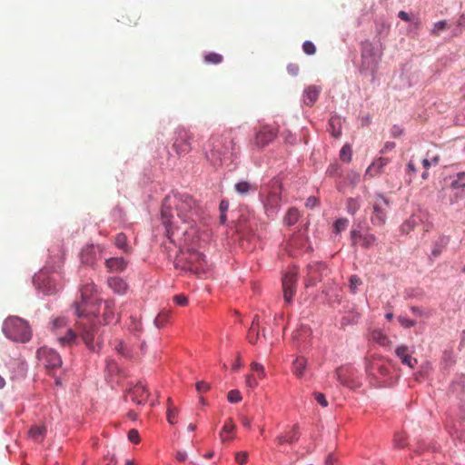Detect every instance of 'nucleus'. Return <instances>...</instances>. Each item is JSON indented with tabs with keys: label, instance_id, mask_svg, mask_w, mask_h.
Wrapping results in <instances>:
<instances>
[{
	"label": "nucleus",
	"instance_id": "nucleus-1",
	"mask_svg": "<svg viewBox=\"0 0 465 465\" xmlns=\"http://www.w3.org/2000/svg\"><path fill=\"white\" fill-rule=\"evenodd\" d=\"M81 300L74 302V312L78 318H87L88 323H82L81 337L86 347L92 351H98L101 345L99 342L94 344V337L98 331L96 322L98 319L97 307L103 300L95 296L96 287L91 283H86L81 290Z\"/></svg>",
	"mask_w": 465,
	"mask_h": 465
},
{
	"label": "nucleus",
	"instance_id": "nucleus-2",
	"mask_svg": "<svg viewBox=\"0 0 465 465\" xmlns=\"http://www.w3.org/2000/svg\"><path fill=\"white\" fill-rule=\"evenodd\" d=\"M203 208L197 200L187 193L171 192L163 201L161 210V221L163 226L190 222L195 223L194 217H199Z\"/></svg>",
	"mask_w": 465,
	"mask_h": 465
},
{
	"label": "nucleus",
	"instance_id": "nucleus-3",
	"mask_svg": "<svg viewBox=\"0 0 465 465\" xmlns=\"http://www.w3.org/2000/svg\"><path fill=\"white\" fill-rule=\"evenodd\" d=\"M207 160L214 166L234 163L239 150L230 134H213L203 146Z\"/></svg>",
	"mask_w": 465,
	"mask_h": 465
},
{
	"label": "nucleus",
	"instance_id": "nucleus-4",
	"mask_svg": "<svg viewBox=\"0 0 465 465\" xmlns=\"http://www.w3.org/2000/svg\"><path fill=\"white\" fill-rule=\"evenodd\" d=\"M173 262L175 269L198 276H202L209 271L205 256L194 248L181 249Z\"/></svg>",
	"mask_w": 465,
	"mask_h": 465
},
{
	"label": "nucleus",
	"instance_id": "nucleus-5",
	"mask_svg": "<svg viewBox=\"0 0 465 465\" xmlns=\"http://www.w3.org/2000/svg\"><path fill=\"white\" fill-rule=\"evenodd\" d=\"M193 223L190 222L183 226H179L178 223L164 226L167 238L179 248V251L193 248V246L198 241V230Z\"/></svg>",
	"mask_w": 465,
	"mask_h": 465
},
{
	"label": "nucleus",
	"instance_id": "nucleus-6",
	"mask_svg": "<svg viewBox=\"0 0 465 465\" xmlns=\"http://www.w3.org/2000/svg\"><path fill=\"white\" fill-rule=\"evenodd\" d=\"M2 331L13 341L25 343L32 338V331L26 321L17 316H9L3 323Z\"/></svg>",
	"mask_w": 465,
	"mask_h": 465
},
{
	"label": "nucleus",
	"instance_id": "nucleus-7",
	"mask_svg": "<svg viewBox=\"0 0 465 465\" xmlns=\"http://www.w3.org/2000/svg\"><path fill=\"white\" fill-rule=\"evenodd\" d=\"M361 73L371 75L372 79L375 76V72L381 61V53L374 47L373 44L369 41L361 43Z\"/></svg>",
	"mask_w": 465,
	"mask_h": 465
},
{
	"label": "nucleus",
	"instance_id": "nucleus-8",
	"mask_svg": "<svg viewBox=\"0 0 465 465\" xmlns=\"http://www.w3.org/2000/svg\"><path fill=\"white\" fill-rule=\"evenodd\" d=\"M335 376L340 384L344 387L356 389L361 385L358 371L351 366L338 368L335 371Z\"/></svg>",
	"mask_w": 465,
	"mask_h": 465
},
{
	"label": "nucleus",
	"instance_id": "nucleus-9",
	"mask_svg": "<svg viewBox=\"0 0 465 465\" xmlns=\"http://www.w3.org/2000/svg\"><path fill=\"white\" fill-rule=\"evenodd\" d=\"M376 202L373 204V213L371 222L375 226H382L387 218L385 208L389 207L390 202L382 193L375 194Z\"/></svg>",
	"mask_w": 465,
	"mask_h": 465
},
{
	"label": "nucleus",
	"instance_id": "nucleus-10",
	"mask_svg": "<svg viewBox=\"0 0 465 465\" xmlns=\"http://www.w3.org/2000/svg\"><path fill=\"white\" fill-rule=\"evenodd\" d=\"M278 134V130L271 125H262L255 133L252 140V145L258 150L263 149L274 141Z\"/></svg>",
	"mask_w": 465,
	"mask_h": 465
},
{
	"label": "nucleus",
	"instance_id": "nucleus-11",
	"mask_svg": "<svg viewBox=\"0 0 465 465\" xmlns=\"http://www.w3.org/2000/svg\"><path fill=\"white\" fill-rule=\"evenodd\" d=\"M328 272L327 265L322 262H312L307 265L306 287L314 286L321 282Z\"/></svg>",
	"mask_w": 465,
	"mask_h": 465
},
{
	"label": "nucleus",
	"instance_id": "nucleus-12",
	"mask_svg": "<svg viewBox=\"0 0 465 465\" xmlns=\"http://www.w3.org/2000/svg\"><path fill=\"white\" fill-rule=\"evenodd\" d=\"M104 247L101 244H90L83 248L80 257L81 262L86 265L94 266L104 258Z\"/></svg>",
	"mask_w": 465,
	"mask_h": 465
},
{
	"label": "nucleus",
	"instance_id": "nucleus-13",
	"mask_svg": "<svg viewBox=\"0 0 465 465\" xmlns=\"http://www.w3.org/2000/svg\"><path fill=\"white\" fill-rule=\"evenodd\" d=\"M191 140L192 135L188 130L183 127H179L176 129L173 148L177 154L182 155L190 152Z\"/></svg>",
	"mask_w": 465,
	"mask_h": 465
},
{
	"label": "nucleus",
	"instance_id": "nucleus-14",
	"mask_svg": "<svg viewBox=\"0 0 465 465\" xmlns=\"http://www.w3.org/2000/svg\"><path fill=\"white\" fill-rule=\"evenodd\" d=\"M297 272L294 271L286 272L282 277L283 298L287 304L292 302V297L296 292Z\"/></svg>",
	"mask_w": 465,
	"mask_h": 465
},
{
	"label": "nucleus",
	"instance_id": "nucleus-15",
	"mask_svg": "<svg viewBox=\"0 0 465 465\" xmlns=\"http://www.w3.org/2000/svg\"><path fill=\"white\" fill-rule=\"evenodd\" d=\"M260 199L263 204L266 215L270 219H274L280 210V195L276 193H271L266 198L260 195Z\"/></svg>",
	"mask_w": 465,
	"mask_h": 465
},
{
	"label": "nucleus",
	"instance_id": "nucleus-16",
	"mask_svg": "<svg viewBox=\"0 0 465 465\" xmlns=\"http://www.w3.org/2000/svg\"><path fill=\"white\" fill-rule=\"evenodd\" d=\"M131 401L138 405L143 404L148 396L145 385L139 381L137 384L129 391Z\"/></svg>",
	"mask_w": 465,
	"mask_h": 465
},
{
	"label": "nucleus",
	"instance_id": "nucleus-17",
	"mask_svg": "<svg viewBox=\"0 0 465 465\" xmlns=\"http://www.w3.org/2000/svg\"><path fill=\"white\" fill-rule=\"evenodd\" d=\"M409 349L407 346L405 345H401V346H398L395 350V354L396 356L401 360V362L405 365V366H408L411 369H413L417 363H418V361L416 358H413L409 352H408Z\"/></svg>",
	"mask_w": 465,
	"mask_h": 465
},
{
	"label": "nucleus",
	"instance_id": "nucleus-18",
	"mask_svg": "<svg viewBox=\"0 0 465 465\" xmlns=\"http://www.w3.org/2000/svg\"><path fill=\"white\" fill-rule=\"evenodd\" d=\"M127 261L124 257H110L105 259V266L110 272H121L127 267Z\"/></svg>",
	"mask_w": 465,
	"mask_h": 465
},
{
	"label": "nucleus",
	"instance_id": "nucleus-19",
	"mask_svg": "<svg viewBox=\"0 0 465 465\" xmlns=\"http://www.w3.org/2000/svg\"><path fill=\"white\" fill-rule=\"evenodd\" d=\"M45 272L44 270H41L39 273L35 274L33 278L35 285H37L38 288H44V292L47 295L55 293L57 290L55 287L51 286V281L49 279L45 282Z\"/></svg>",
	"mask_w": 465,
	"mask_h": 465
},
{
	"label": "nucleus",
	"instance_id": "nucleus-20",
	"mask_svg": "<svg viewBox=\"0 0 465 465\" xmlns=\"http://www.w3.org/2000/svg\"><path fill=\"white\" fill-rule=\"evenodd\" d=\"M366 371L370 375H376L377 372L381 377H385L390 372V365L384 361H377L371 365H367Z\"/></svg>",
	"mask_w": 465,
	"mask_h": 465
},
{
	"label": "nucleus",
	"instance_id": "nucleus-21",
	"mask_svg": "<svg viewBox=\"0 0 465 465\" xmlns=\"http://www.w3.org/2000/svg\"><path fill=\"white\" fill-rule=\"evenodd\" d=\"M45 353V362L47 368L56 369L61 367L62 365V358L60 354L53 350L44 351Z\"/></svg>",
	"mask_w": 465,
	"mask_h": 465
},
{
	"label": "nucleus",
	"instance_id": "nucleus-22",
	"mask_svg": "<svg viewBox=\"0 0 465 465\" xmlns=\"http://www.w3.org/2000/svg\"><path fill=\"white\" fill-rule=\"evenodd\" d=\"M102 303L104 305V311L103 313V321L104 324H110L116 322L118 319L115 317L114 311V302L113 300L103 301Z\"/></svg>",
	"mask_w": 465,
	"mask_h": 465
},
{
	"label": "nucleus",
	"instance_id": "nucleus-23",
	"mask_svg": "<svg viewBox=\"0 0 465 465\" xmlns=\"http://www.w3.org/2000/svg\"><path fill=\"white\" fill-rule=\"evenodd\" d=\"M235 192L241 196H246L254 193L257 191V186L245 180H240L234 184Z\"/></svg>",
	"mask_w": 465,
	"mask_h": 465
},
{
	"label": "nucleus",
	"instance_id": "nucleus-24",
	"mask_svg": "<svg viewBox=\"0 0 465 465\" xmlns=\"http://www.w3.org/2000/svg\"><path fill=\"white\" fill-rule=\"evenodd\" d=\"M321 87L316 85H309L303 91V102L306 105L312 106L319 97Z\"/></svg>",
	"mask_w": 465,
	"mask_h": 465
},
{
	"label": "nucleus",
	"instance_id": "nucleus-25",
	"mask_svg": "<svg viewBox=\"0 0 465 465\" xmlns=\"http://www.w3.org/2000/svg\"><path fill=\"white\" fill-rule=\"evenodd\" d=\"M390 160L388 158L381 157L374 162L367 168L365 172V176L373 177L376 174L380 173L382 169L388 164Z\"/></svg>",
	"mask_w": 465,
	"mask_h": 465
},
{
	"label": "nucleus",
	"instance_id": "nucleus-26",
	"mask_svg": "<svg viewBox=\"0 0 465 465\" xmlns=\"http://www.w3.org/2000/svg\"><path fill=\"white\" fill-rule=\"evenodd\" d=\"M109 287L118 294H124L127 290L126 282L120 277H109L107 280Z\"/></svg>",
	"mask_w": 465,
	"mask_h": 465
},
{
	"label": "nucleus",
	"instance_id": "nucleus-27",
	"mask_svg": "<svg viewBox=\"0 0 465 465\" xmlns=\"http://www.w3.org/2000/svg\"><path fill=\"white\" fill-rule=\"evenodd\" d=\"M450 188L465 195V172H460L453 177Z\"/></svg>",
	"mask_w": 465,
	"mask_h": 465
},
{
	"label": "nucleus",
	"instance_id": "nucleus-28",
	"mask_svg": "<svg viewBox=\"0 0 465 465\" xmlns=\"http://www.w3.org/2000/svg\"><path fill=\"white\" fill-rule=\"evenodd\" d=\"M307 361L303 357H297L292 362V371L296 377L302 378L304 375Z\"/></svg>",
	"mask_w": 465,
	"mask_h": 465
},
{
	"label": "nucleus",
	"instance_id": "nucleus-29",
	"mask_svg": "<svg viewBox=\"0 0 465 465\" xmlns=\"http://www.w3.org/2000/svg\"><path fill=\"white\" fill-rule=\"evenodd\" d=\"M235 429V425L232 423V420H228L223 425L222 431L220 433V438L222 441H229L232 440V436L229 434L232 433Z\"/></svg>",
	"mask_w": 465,
	"mask_h": 465
},
{
	"label": "nucleus",
	"instance_id": "nucleus-30",
	"mask_svg": "<svg viewBox=\"0 0 465 465\" xmlns=\"http://www.w3.org/2000/svg\"><path fill=\"white\" fill-rule=\"evenodd\" d=\"M448 243H449V237L442 236V237L439 238L435 242L434 247L431 250V256L438 257L442 252V251L444 250V248L447 246Z\"/></svg>",
	"mask_w": 465,
	"mask_h": 465
},
{
	"label": "nucleus",
	"instance_id": "nucleus-31",
	"mask_svg": "<svg viewBox=\"0 0 465 465\" xmlns=\"http://www.w3.org/2000/svg\"><path fill=\"white\" fill-rule=\"evenodd\" d=\"M58 341L62 345H73L76 342L77 336L72 329H67L66 333L57 338Z\"/></svg>",
	"mask_w": 465,
	"mask_h": 465
},
{
	"label": "nucleus",
	"instance_id": "nucleus-32",
	"mask_svg": "<svg viewBox=\"0 0 465 465\" xmlns=\"http://www.w3.org/2000/svg\"><path fill=\"white\" fill-rule=\"evenodd\" d=\"M114 244L118 249L122 250L124 252L128 253L131 252V248L127 243V237L124 232L116 234Z\"/></svg>",
	"mask_w": 465,
	"mask_h": 465
},
{
	"label": "nucleus",
	"instance_id": "nucleus-33",
	"mask_svg": "<svg viewBox=\"0 0 465 465\" xmlns=\"http://www.w3.org/2000/svg\"><path fill=\"white\" fill-rule=\"evenodd\" d=\"M329 129L334 137H339L341 134V119L339 116H332L329 120Z\"/></svg>",
	"mask_w": 465,
	"mask_h": 465
},
{
	"label": "nucleus",
	"instance_id": "nucleus-34",
	"mask_svg": "<svg viewBox=\"0 0 465 465\" xmlns=\"http://www.w3.org/2000/svg\"><path fill=\"white\" fill-rule=\"evenodd\" d=\"M299 212L295 208H291L284 216V223L288 226H292L298 222Z\"/></svg>",
	"mask_w": 465,
	"mask_h": 465
},
{
	"label": "nucleus",
	"instance_id": "nucleus-35",
	"mask_svg": "<svg viewBox=\"0 0 465 465\" xmlns=\"http://www.w3.org/2000/svg\"><path fill=\"white\" fill-rule=\"evenodd\" d=\"M361 204L356 198H348L346 201V211L348 213L354 215L360 209Z\"/></svg>",
	"mask_w": 465,
	"mask_h": 465
},
{
	"label": "nucleus",
	"instance_id": "nucleus-36",
	"mask_svg": "<svg viewBox=\"0 0 465 465\" xmlns=\"http://www.w3.org/2000/svg\"><path fill=\"white\" fill-rule=\"evenodd\" d=\"M129 331L137 337L142 332V323L134 316L130 317Z\"/></svg>",
	"mask_w": 465,
	"mask_h": 465
},
{
	"label": "nucleus",
	"instance_id": "nucleus-37",
	"mask_svg": "<svg viewBox=\"0 0 465 465\" xmlns=\"http://www.w3.org/2000/svg\"><path fill=\"white\" fill-rule=\"evenodd\" d=\"M349 224V220L346 218H339L334 222L333 224V232L336 234H339L342 231H344Z\"/></svg>",
	"mask_w": 465,
	"mask_h": 465
},
{
	"label": "nucleus",
	"instance_id": "nucleus-38",
	"mask_svg": "<svg viewBox=\"0 0 465 465\" xmlns=\"http://www.w3.org/2000/svg\"><path fill=\"white\" fill-rule=\"evenodd\" d=\"M340 159L344 163L351 161V148L349 144H344L340 151Z\"/></svg>",
	"mask_w": 465,
	"mask_h": 465
},
{
	"label": "nucleus",
	"instance_id": "nucleus-39",
	"mask_svg": "<svg viewBox=\"0 0 465 465\" xmlns=\"http://www.w3.org/2000/svg\"><path fill=\"white\" fill-rule=\"evenodd\" d=\"M204 61L207 64H218L223 61V55L218 53H209L205 54Z\"/></svg>",
	"mask_w": 465,
	"mask_h": 465
},
{
	"label": "nucleus",
	"instance_id": "nucleus-40",
	"mask_svg": "<svg viewBox=\"0 0 465 465\" xmlns=\"http://www.w3.org/2000/svg\"><path fill=\"white\" fill-rule=\"evenodd\" d=\"M361 240L362 247L368 249L375 243L377 239L372 233H364Z\"/></svg>",
	"mask_w": 465,
	"mask_h": 465
},
{
	"label": "nucleus",
	"instance_id": "nucleus-41",
	"mask_svg": "<svg viewBox=\"0 0 465 465\" xmlns=\"http://www.w3.org/2000/svg\"><path fill=\"white\" fill-rule=\"evenodd\" d=\"M398 321H399L401 326L404 329H410L411 327H414L417 324V322L415 320L407 318L402 315H400L398 317Z\"/></svg>",
	"mask_w": 465,
	"mask_h": 465
},
{
	"label": "nucleus",
	"instance_id": "nucleus-42",
	"mask_svg": "<svg viewBox=\"0 0 465 465\" xmlns=\"http://www.w3.org/2000/svg\"><path fill=\"white\" fill-rule=\"evenodd\" d=\"M124 216H125V214L122 208H120L118 206L114 208V210L112 212V217L114 218V222L124 223L125 221Z\"/></svg>",
	"mask_w": 465,
	"mask_h": 465
},
{
	"label": "nucleus",
	"instance_id": "nucleus-43",
	"mask_svg": "<svg viewBox=\"0 0 465 465\" xmlns=\"http://www.w3.org/2000/svg\"><path fill=\"white\" fill-rule=\"evenodd\" d=\"M451 388L453 391L460 390V391H462L465 388V377L463 375H461V376L456 378L451 382Z\"/></svg>",
	"mask_w": 465,
	"mask_h": 465
},
{
	"label": "nucleus",
	"instance_id": "nucleus-44",
	"mask_svg": "<svg viewBox=\"0 0 465 465\" xmlns=\"http://www.w3.org/2000/svg\"><path fill=\"white\" fill-rule=\"evenodd\" d=\"M227 400L231 403H237L242 401L241 392L238 390H232L228 392Z\"/></svg>",
	"mask_w": 465,
	"mask_h": 465
},
{
	"label": "nucleus",
	"instance_id": "nucleus-45",
	"mask_svg": "<svg viewBox=\"0 0 465 465\" xmlns=\"http://www.w3.org/2000/svg\"><path fill=\"white\" fill-rule=\"evenodd\" d=\"M247 339L250 343L255 344L259 339V331L257 328L251 326L248 330Z\"/></svg>",
	"mask_w": 465,
	"mask_h": 465
},
{
	"label": "nucleus",
	"instance_id": "nucleus-46",
	"mask_svg": "<svg viewBox=\"0 0 465 465\" xmlns=\"http://www.w3.org/2000/svg\"><path fill=\"white\" fill-rule=\"evenodd\" d=\"M302 50L306 54L312 55L316 52V46L312 41L306 40L302 44Z\"/></svg>",
	"mask_w": 465,
	"mask_h": 465
},
{
	"label": "nucleus",
	"instance_id": "nucleus-47",
	"mask_svg": "<svg viewBox=\"0 0 465 465\" xmlns=\"http://www.w3.org/2000/svg\"><path fill=\"white\" fill-rule=\"evenodd\" d=\"M281 137L283 139L284 143L289 144L296 143V137L292 134L289 130H284L281 133Z\"/></svg>",
	"mask_w": 465,
	"mask_h": 465
},
{
	"label": "nucleus",
	"instance_id": "nucleus-48",
	"mask_svg": "<svg viewBox=\"0 0 465 465\" xmlns=\"http://www.w3.org/2000/svg\"><path fill=\"white\" fill-rule=\"evenodd\" d=\"M410 311L413 314H415L416 316H419V317L429 318L431 315V313L430 312H427L424 309H422L421 307H418V306H411L410 308Z\"/></svg>",
	"mask_w": 465,
	"mask_h": 465
},
{
	"label": "nucleus",
	"instance_id": "nucleus-49",
	"mask_svg": "<svg viewBox=\"0 0 465 465\" xmlns=\"http://www.w3.org/2000/svg\"><path fill=\"white\" fill-rule=\"evenodd\" d=\"M115 350L125 358L131 357L130 351L123 341H118V344L115 346Z\"/></svg>",
	"mask_w": 465,
	"mask_h": 465
},
{
	"label": "nucleus",
	"instance_id": "nucleus-50",
	"mask_svg": "<svg viewBox=\"0 0 465 465\" xmlns=\"http://www.w3.org/2000/svg\"><path fill=\"white\" fill-rule=\"evenodd\" d=\"M45 431V428L35 426L30 429V436L35 440H38L40 437L44 435Z\"/></svg>",
	"mask_w": 465,
	"mask_h": 465
},
{
	"label": "nucleus",
	"instance_id": "nucleus-51",
	"mask_svg": "<svg viewBox=\"0 0 465 465\" xmlns=\"http://www.w3.org/2000/svg\"><path fill=\"white\" fill-rule=\"evenodd\" d=\"M361 284V280L357 275L350 277V289L352 293H355L357 287Z\"/></svg>",
	"mask_w": 465,
	"mask_h": 465
},
{
	"label": "nucleus",
	"instance_id": "nucleus-52",
	"mask_svg": "<svg viewBox=\"0 0 465 465\" xmlns=\"http://www.w3.org/2000/svg\"><path fill=\"white\" fill-rule=\"evenodd\" d=\"M168 321V315L167 314H159L157 317L153 320V324L156 328L160 329L163 328L165 322Z\"/></svg>",
	"mask_w": 465,
	"mask_h": 465
},
{
	"label": "nucleus",
	"instance_id": "nucleus-53",
	"mask_svg": "<svg viewBox=\"0 0 465 465\" xmlns=\"http://www.w3.org/2000/svg\"><path fill=\"white\" fill-rule=\"evenodd\" d=\"M405 437L401 433H396L393 439V445L395 448L401 449L405 446Z\"/></svg>",
	"mask_w": 465,
	"mask_h": 465
},
{
	"label": "nucleus",
	"instance_id": "nucleus-54",
	"mask_svg": "<svg viewBox=\"0 0 465 465\" xmlns=\"http://www.w3.org/2000/svg\"><path fill=\"white\" fill-rule=\"evenodd\" d=\"M166 414H167L168 422L170 424H174L175 423L174 419L176 418V416L178 414V410L176 408L168 406Z\"/></svg>",
	"mask_w": 465,
	"mask_h": 465
},
{
	"label": "nucleus",
	"instance_id": "nucleus-55",
	"mask_svg": "<svg viewBox=\"0 0 465 465\" xmlns=\"http://www.w3.org/2000/svg\"><path fill=\"white\" fill-rule=\"evenodd\" d=\"M287 437L289 438L288 443H294L298 440L300 437V433L298 431V426L294 425L292 427V430L288 433Z\"/></svg>",
	"mask_w": 465,
	"mask_h": 465
},
{
	"label": "nucleus",
	"instance_id": "nucleus-56",
	"mask_svg": "<svg viewBox=\"0 0 465 465\" xmlns=\"http://www.w3.org/2000/svg\"><path fill=\"white\" fill-rule=\"evenodd\" d=\"M52 324V328L54 330H56V329H59V328H62L64 326L66 325V320L63 317H58V318H55L51 322Z\"/></svg>",
	"mask_w": 465,
	"mask_h": 465
},
{
	"label": "nucleus",
	"instance_id": "nucleus-57",
	"mask_svg": "<svg viewBox=\"0 0 465 465\" xmlns=\"http://www.w3.org/2000/svg\"><path fill=\"white\" fill-rule=\"evenodd\" d=\"M446 25H447V22L446 20H440V21H438L434 24L433 25V28L431 30V32L433 34H438L440 31H442L446 28Z\"/></svg>",
	"mask_w": 465,
	"mask_h": 465
},
{
	"label": "nucleus",
	"instance_id": "nucleus-58",
	"mask_svg": "<svg viewBox=\"0 0 465 465\" xmlns=\"http://www.w3.org/2000/svg\"><path fill=\"white\" fill-rule=\"evenodd\" d=\"M314 398L316 400V401L322 407H327L328 406V401L325 398V395L322 392H314Z\"/></svg>",
	"mask_w": 465,
	"mask_h": 465
},
{
	"label": "nucleus",
	"instance_id": "nucleus-59",
	"mask_svg": "<svg viewBox=\"0 0 465 465\" xmlns=\"http://www.w3.org/2000/svg\"><path fill=\"white\" fill-rule=\"evenodd\" d=\"M173 301L176 304L180 306H185L188 303L187 297L183 293L175 295L173 297Z\"/></svg>",
	"mask_w": 465,
	"mask_h": 465
},
{
	"label": "nucleus",
	"instance_id": "nucleus-60",
	"mask_svg": "<svg viewBox=\"0 0 465 465\" xmlns=\"http://www.w3.org/2000/svg\"><path fill=\"white\" fill-rule=\"evenodd\" d=\"M373 339L376 340L380 344L384 345L388 338L385 334H383L381 331H376L373 333Z\"/></svg>",
	"mask_w": 465,
	"mask_h": 465
},
{
	"label": "nucleus",
	"instance_id": "nucleus-61",
	"mask_svg": "<svg viewBox=\"0 0 465 465\" xmlns=\"http://www.w3.org/2000/svg\"><path fill=\"white\" fill-rule=\"evenodd\" d=\"M362 236H363V234L361 232L360 230L352 229L351 231V242H352V245H356L357 239H361Z\"/></svg>",
	"mask_w": 465,
	"mask_h": 465
},
{
	"label": "nucleus",
	"instance_id": "nucleus-62",
	"mask_svg": "<svg viewBox=\"0 0 465 465\" xmlns=\"http://www.w3.org/2000/svg\"><path fill=\"white\" fill-rule=\"evenodd\" d=\"M195 387H196V391L198 392L207 391L211 388L210 384L205 382V381H198L196 383Z\"/></svg>",
	"mask_w": 465,
	"mask_h": 465
},
{
	"label": "nucleus",
	"instance_id": "nucleus-63",
	"mask_svg": "<svg viewBox=\"0 0 465 465\" xmlns=\"http://www.w3.org/2000/svg\"><path fill=\"white\" fill-rule=\"evenodd\" d=\"M299 65L296 64L290 63L287 65V72L292 76H296L299 74Z\"/></svg>",
	"mask_w": 465,
	"mask_h": 465
},
{
	"label": "nucleus",
	"instance_id": "nucleus-64",
	"mask_svg": "<svg viewBox=\"0 0 465 465\" xmlns=\"http://www.w3.org/2000/svg\"><path fill=\"white\" fill-rule=\"evenodd\" d=\"M248 454L245 451L237 452L235 455L236 461L242 465L247 461Z\"/></svg>",
	"mask_w": 465,
	"mask_h": 465
}]
</instances>
